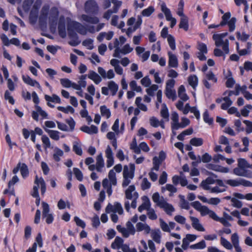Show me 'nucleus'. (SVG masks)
<instances>
[{
	"label": "nucleus",
	"mask_w": 252,
	"mask_h": 252,
	"mask_svg": "<svg viewBox=\"0 0 252 252\" xmlns=\"http://www.w3.org/2000/svg\"><path fill=\"white\" fill-rule=\"evenodd\" d=\"M67 30L68 36L72 40L69 42V44L72 46H76L80 43L78 41V36L75 30L82 35L87 33V28L81 23L72 21L70 18H67Z\"/></svg>",
	"instance_id": "f257e3e1"
},
{
	"label": "nucleus",
	"mask_w": 252,
	"mask_h": 252,
	"mask_svg": "<svg viewBox=\"0 0 252 252\" xmlns=\"http://www.w3.org/2000/svg\"><path fill=\"white\" fill-rule=\"evenodd\" d=\"M209 175L211 176H209L205 180H203L200 184V186L205 190H209L210 189L209 185L215 183L216 179L215 178L218 177L217 175L212 172L209 173Z\"/></svg>",
	"instance_id": "f03ea898"
},
{
	"label": "nucleus",
	"mask_w": 252,
	"mask_h": 252,
	"mask_svg": "<svg viewBox=\"0 0 252 252\" xmlns=\"http://www.w3.org/2000/svg\"><path fill=\"white\" fill-rule=\"evenodd\" d=\"M86 12L92 14H96L98 10V6L94 0H88L85 3Z\"/></svg>",
	"instance_id": "7ed1b4c3"
},
{
	"label": "nucleus",
	"mask_w": 252,
	"mask_h": 252,
	"mask_svg": "<svg viewBox=\"0 0 252 252\" xmlns=\"http://www.w3.org/2000/svg\"><path fill=\"white\" fill-rule=\"evenodd\" d=\"M58 30L60 36L62 38H65L66 36L65 20L63 16H61L59 18Z\"/></svg>",
	"instance_id": "20e7f679"
},
{
	"label": "nucleus",
	"mask_w": 252,
	"mask_h": 252,
	"mask_svg": "<svg viewBox=\"0 0 252 252\" xmlns=\"http://www.w3.org/2000/svg\"><path fill=\"white\" fill-rule=\"evenodd\" d=\"M225 183L229 186L235 187L242 185L244 187H247L250 183L247 182V180L240 178L238 180L229 179L225 181Z\"/></svg>",
	"instance_id": "39448f33"
},
{
	"label": "nucleus",
	"mask_w": 252,
	"mask_h": 252,
	"mask_svg": "<svg viewBox=\"0 0 252 252\" xmlns=\"http://www.w3.org/2000/svg\"><path fill=\"white\" fill-rule=\"evenodd\" d=\"M44 98L47 101V105L51 108H54V105L50 103V102L57 103H61V102L60 97L56 94H52V96H50L47 94H45Z\"/></svg>",
	"instance_id": "423d86ee"
},
{
	"label": "nucleus",
	"mask_w": 252,
	"mask_h": 252,
	"mask_svg": "<svg viewBox=\"0 0 252 252\" xmlns=\"http://www.w3.org/2000/svg\"><path fill=\"white\" fill-rule=\"evenodd\" d=\"M22 79L24 82L32 87L36 86L38 88H40L41 86L39 83L35 80L32 79L29 75H22Z\"/></svg>",
	"instance_id": "0eeeda50"
},
{
	"label": "nucleus",
	"mask_w": 252,
	"mask_h": 252,
	"mask_svg": "<svg viewBox=\"0 0 252 252\" xmlns=\"http://www.w3.org/2000/svg\"><path fill=\"white\" fill-rule=\"evenodd\" d=\"M142 199L144 202L138 208V210L139 212H142L144 210H149L151 207L150 200L147 196H143Z\"/></svg>",
	"instance_id": "6e6552de"
},
{
	"label": "nucleus",
	"mask_w": 252,
	"mask_h": 252,
	"mask_svg": "<svg viewBox=\"0 0 252 252\" xmlns=\"http://www.w3.org/2000/svg\"><path fill=\"white\" fill-rule=\"evenodd\" d=\"M159 207L161 208H163L165 212L168 215H171L172 213L175 211L173 206L165 201L160 203Z\"/></svg>",
	"instance_id": "1a4fd4ad"
},
{
	"label": "nucleus",
	"mask_w": 252,
	"mask_h": 252,
	"mask_svg": "<svg viewBox=\"0 0 252 252\" xmlns=\"http://www.w3.org/2000/svg\"><path fill=\"white\" fill-rule=\"evenodd\" d=\"M88 77L93 80L95 84H98L102 81L101 77L94 71L90 70Z\"/></svg>",
	"instance_id": "9d476101"
},
{
	"label": "nucleus",
	"mask_w": 252,
	"mask_h": 252,
	"mask_svg": "<svg viewBox=\"0 0 252 252\" xmlns=\"http://www.w3.org/2000/svg\"><path fill=\"white\" fill-rule=\"evenodd\" d=\"M34 184L38 186L40 185L41 186V193L42 195H44L46 190V186L45 182L42 177L38 178L37 175L35 176L34 180Z\"/></svg>",
	"instance_id": "9b49d317"
},
{
	"label": "nucleus",
	"mask_w": 252,
	"mask_h": 252,
	"mask_svg": "<svg viewBox=\"0 0 252 252\" xmlns=\"http://www.w3.org/2000/svg\"><path fill=\"white\" fill-rule=\"evenodd\" d=\"M129 171H128V167L127 166H124V171H126V177L129 179H133L134 176V171L135 166L134 163H130L129 165Z\"/></svg>",
	"instance_id": "f8f14e48"
},
{
	"label": "nucleus",
	"mask_w": 252,
	"mask_h": 252,
	"mask_svg": "<svg viewBox=\"0 0 252 252\" xmlns=\"http://www.w3.org/2000/svg\"><path fill=\"white\" fill-rule=\"evenodd\" d=\"M190 219L192 221V226L196 230L199 231H204L205 230L204 228L199 223V220L194 217H190Z\"/></svg>",
	"instance_id": "ddd939ff"
},
{
	"label": "nucleus",
	"mask_w": 252,
	"mask_h": 252,
	"mask_svg": "<svg viewBox=\"0 0 252 252\" xmlns=\"http://www.w3.org/2000/svg\"><path fill=\"white\" fill-rule=\"evenodd\" d=\"M82 18L83 21L90 24H96L98 23L99 20L98 18L95 16H91L89 15L83 14Z\"/></svg>",
	"instance_id": "4468645a"
},
{
	"label": "nucleus",
	"mask_w": 252,
	"mask_h": 252,
	"mask_svg": "<svg viewBox=\"0 0 252 252\" xmlns=\"http://www.w3.org/2000/svg\"><path fill=\"white\" fill-rule=\"evenodd\" d=\"M169 55V61H168V65L170 67H177L178 65V59L177 57L172 54L170 52H168Z\"/></svg>",
	"instance_id": "2eb2a0df"
},
{
	"label": "nucleus",
	"mask_w": 252,
	"mask_h": 252,
	"mask_svg": "<svg viewBox=\"0 0 252 252\" xmlns=\"http://www.w3.org/2000/svg\"><path fill=\"white\" fill-rule=\"evenodd\" d=\"M171 119L172 123H171V129L173 133L175 134V132H174L177 126H178L179 123V115L176 112H174L171 114Z\"/></svg>",
	"instance_id": "dca6fc26"
},
{
	"label": "nucleus",
	"mask_w": 252,
	"mask_h": 252,
	"mask_svg": "<svg viewBox=\"0 0 252 252\" xmlns=\"http://www.w3.org/2000/svg\"><path fill=\"white\" fill-rule=\"evenodd\" d=\"M232 72L230 70H228L227 75L226 76L227 79L225 82V86L227 88H232L235 83L234 79L232 77Z\"/></svg>",
	"instance_id": "f3484780"
},
{
	"label": "nucleus",
	"mask_w": 252,
	"mask_h": 252,
	"mask_svg": "<svg viewBox=\"0 0 252 252\" xmlns=\"http://www.w3.org/2000/svg\"><path fill=\"white\" fill-rule=\"evenodd\" d=\"M96 170L98 172H101L102 168L104 166V162L102 154H99L96 157Z\"/></svg>",
	"instance_id": "a211bd4d"
},
{
	"label": "nucleus",
	"mask_w": 252,
	"mask_h": 252,
	"mask_svg": "<svg viewBox=\"0 0 252 252\" xmlns=\"http://www.w3.org/2000/svg\"><path fill=\"white\" fill-rule=\"evenodd\" d=\"M188 81L189 85L194 89H195L198 85V79L196 75H190L188 77Z\"/></svg>",
	"instance_id": "6ab92c4d"
},
{
	"label": "nucleus",
	"mask_w": 252,
	"mask_h": 252,
	"mask_svg": "<svg viewBox=\"0 0 252 252\" xmlns=\"http://www.w3.org/2000/svg\"><path fill=\"white\" fill-rule=\"evenodd\" d=\"M178 96L184 101H186L189 99L186 93V89L183 85H181L178 89Z\"/></svg>",
	"instance_id": "aec40b11"
},
{
	"label": "nucleus",
	"mask_w": 252,
	"mask_h": 252,
	"mask_svg": "<svg viewBox=\"0 0 252 252\" xmlns=\"http://www.w3.org/2000/svg\"><path fill=\"white\" fill-rule=\"evenodd\" d=\"M124 240L120 237L117 236L114 242L111 244V248L113 249H120L123 245Z\"/></svg>",
	"instance_id": "412c9836"
},
{
	"label": "nucleus",
	"mask_w": 252,
	"mask_h": 252,
	"mask_svg": "<svg viewBox=\"0 0 252 252\" xmlns=\"http://www.w3.org/2000/svg\"><path fill=\"white\" fill-rule=\"evenodd\" d=\"M118 88V85L114 81H110L108 82V88L112 95H115L116 94Z\"/></svg>",
	"instance_id": "4be33fe9"
},
{
	"label": "nucleus",
	"mask_w": 252,
	"mask_h": 252,
	"mask_svg": "<svg viewBox=\"0 0 252 252\" xmlns=\"http://www.w3.org/2000/svg\"><path fill=\"white\" fill-rule=\"evenodd\" d=\"M248 171L243 168H240V167H236L233 169V173L234 174L239 176L244 177H251L250 175L247 174Z\"/></svg>",
	"instance_id": "5701e85b"
},
{
	"label": "nucleus",
	"mask_w": 252,
	"mask_h": 252,
	"mask_svg": "<svg viewBox=\"0 0 252 252\" xmlns=\"http://www.w3.org/2000/svg\"><path fill=\"white\" fill-rule=\"evenodd\" d=\"M179 28L181 29H183L185 31H188L189 22L187 17L181 18V20L179 24Z\"/></svg>",
	"instance_id": "b1692460"
},
{
	"label": "nucleus",
	"mask_w": 252,
	"mask_h": 252,
	"mask_svg": "<svg viewBox=\"0 0 252 252\" xmlns=\"http://www.w3.org/2000/svg\"><path fill=\"white\" fill-rule=\"evenodd\" d=\"M161 10L164 13L167 21H169L174 18L172 16L170 9L165 4L161 5Z\"/></svg>",
	"instance_id": "393cba45"
},
{
	"label": "nucleus",
	"mask_w": 252,
	"mask_h": 252,
	"mask_svg": "<svg viewBox=\"0 0 252 252\" xmlns=\"http://www.w3.org/2000/svg\"><path fill=\"white\" fill-rule=\"evenodd\" d=\"M45 130L49 134L51 138L55 140H59L60 139L59 132L56 130H50L45 128Z\"/></svg>",
	"instance_id": "a878e982"
},
{
	"label": "nucleus",
	"mask_w": 252,
	"mask_h": 252,
	"mask_svg": "<svg viewBox=\"0 0 252 252\" xmlns=\"http://www.w3.org/2000/svg\"><path fill=\"white\" fill-rule=\"evenodd\" d=\"M101 115L102 117H105L107 119L111 117V112L109 109L105 105H102L100 107Z\"/></svg>",
	"instance_id": "bb28decb"
},
{
	"label": "nucleus",
	"mask_w": 252,
	"mask_h": 252,
	"mask_svg": "<svg viewBox=\"0 0 252 252\" xmlns=\"http://www.w3.org/2000/svg\"><path fill=\"white\" fill-rule=\"evenodd\" d=\"M180 198V207L182 209L189 210L190 208L189 204L185 199V196L183 195H179Z\"/></svg>",
	"instance_id": "cd10ccee"
},
{
	"label": "nucleus",
	"mask_w": 252,
	"mask_h": 252,
	"mask_svg": "<svg viewBox=\"0 0 252 252\" xmlns=\"http://www.w3.org/2000/svg\"><path fill=\"white\" fill-rule=\"evenodd\" d=\"M190 144L195 147H198L202 145L203 140L201 138L194 137L190 140Z\"/></svg>",
	"instance_id": "c85d7f7f"
},
{
	"label": "nucleus",
	"mask_w": 252,
	"mask_h": 252,
	"mask_svg": "<svg viewBox=\"0 0 252 252\" xmlns=\"http://www.w3.org/2000/svg\"><path fill=\"white\" fill-rule=\"evenodd\" d=\"M230 96H226L223 98V100L225 101V102L223 103L221 105V109L222 110H226L228 107L231 105L232 103V101L229 98Z\"/></svg>",
	"instance_id": "c756f323"
},
{
	"label": "nucleus",
	"mask_w": 252,
	"mask_h": 252,
	"mask_svg": "<svg viewBox=\"0 0 252 252\" xmlns=\"http://www.w3.org/2000/svg\"><path fill=\"white\" fill-rule=\"evenodd\" d=\"M190 121L187 118H182L181 119V122H179L178 126H177L175 130H178L180 128H184L189 125Z\"/></svg>",
	"instance_id": "7c9ffc66"
},
{
	"label": "nucleus",
	"mask_w": 252,
	"mask_h": 252,
	"mask_svg": "<svg viewBox=\"0 0 252 252\" xmlns=\"http://www.w3.org/2000/svg\"><path fill=\"white\" fill-rule=\"evenodd\" d=\"M212 158L211 156H210L208 153H206L202 156L201 158L200 156H198V159L197 160L198 162H200L202 161L204 163H208L209 162Z\"/></svg>",
	"instance_id": "2f4dec72"
},
{
	"label": "nucleus",
	"mask_w": 252,
	"mask_h": 252,
	"mask_svg": "<svg viewBox=\"0 0 252 252\" xmlns=\"http://www.w3.org/2000/svg\"><path fill=\"white\" fill-rule=\"evenodd\" d=\"M165 95L169 99H172L174 100L176 98V91L174 90L165 89Z\"/></svg>",
	"instance_id": "473e14b6"
},
{
	"label": "nucleus",
	"mask_w": 252,
	"mask_h": 252,
	"mask_svg": "<svg viewBox=\"0 0 252 252\" xmlns=\"http://www.w3.org/2000/svg\"><path fill=\"white\" fill-rule=\"evenodd\" d=\"M240 85L239 84H236L235 88V91H226L224 93L223 95H225L226 93L228 92V96H231L232 94L238 95L240 94Z\"/></svg>",
	"instance_id": "72a5a7b5"
},
{
	"label": "nucleus",
	"mask_w": 252,
	"mask_h": 252,
	"mask_svg": "<svg viewBox=\"0 0 252 252\" xmlns=\"http://www.w3.org/2000/svg\"><path fill=\"white\" fill-rule=\"evenodd\" d=\"M135 188L134 185H130L125 191L126 197L127 199H131L132 198V192L134 191Z\"/></svg>",
	"instance_id": "f704fd0d"
},
{
	"label": "nucleus",
	"mask_w": 252,
	"mask_h": 252,
	"mask_svg": "<svg viewBox=\"0 0 252 252\" xmlns=\"http://www.w3.org/2000/svg\"><path fill=\"white\" fill-rule=\"evenodd\" d=\"M206 247V243L204 240H202L199 242L191 245L190 246V248L191 249H203Z\"/></svg>",
	"instance_id": "c9c22d12"
},
{
	"label": "nucleus",
	"mask_w": 252,
	"mask_h": 252,
	"mask_svg": "<svg viewBox=\"0 0 252 252\" xmlns=\"http://www.w3.org/2000/svg\"><path fill=\"white\" fill-rule=\"evenodd\" d=\"M63 151L58 148H56L55 149V153L53 154V158L56 161H59L60 160V157L63 156Z\"/></svg>",
	"instance_id": "e433bc0d"
},
{
	"label": "nucleus",
	"mask_w": 252,
	"mask_h": 252,
	"mask_svg": "<svg viewBox=\"0 0 252 252\" xmlns=\"http://www.w3.org/2000/svg\"><path fill=\"white\" fill-rule=\"evenodd\" d=\"M161 116L165 119L168 120L169 118V112L168 109L165 104L163 103L162 105V108L160 111Z\"/></svg>",
	"instance_id": "4c0bfd02"
},
{
	"label": "nucleus",
	"mask_w": 252,
	"mask_h": 252,
	"mask_svg": "<svg viewBox=\"0 0 252 252\" xmlns=\"http://www.w3.org/2000/svg\"><path fill=\"white\" fill-rule=\"evenodd\" d=\"M243 144L245 147L243 149L240 148L239 151L241 152H247L249 151V139L247 137H244L242 139Z\"/></svg>",
	"instance_id": "58836bf2"
},
{
	"label": "nucleus",
	"mask_w": 252,
	"mask_h": 252,
	"mask_svg": "<svg viewBox=\"0 0 252 252\" xmlns=\"http://www.w3.org/2000/svg\"><path fill=\"white\" fill-rule=\"evenodd\" d=\"M57 109L58 110L66 114L68 113L73 114L74 113V109L71 106H67L66 107H64L63 106H58Z\"/></svg>",
	"instance_id": "ea45409f"
},
{
	"label": "nucleus",
	"mask_w": 252,
	"mask_h": 252,
	"mask_svg": "<svg viewBox=\"0 0 252 252\" xmlns=\"http://www.w3.org/2000/svg\"><path fill=\"white\" fill-rule=\"evenodd\" d=\"M59 15V11L58 10V8L55 6H54L52 7L50 10L49 18L55 19L58 18Z\"/></svg>",
	"instance_id": "a19ab883"
},
{
	"label": "nucleus",
	"mask_w": 252,
	"mask_h": 252,
	"mask_svg": "<svg viewBox=\"0 0 252 252\" xmlns=\"http://www.w3.org/2000/svg\"><path fill=\"white\" fill-rule=\"evenodd\" d=\"M231 17V13L229 12H226L222 16V21L220 22V25L223 26L227 24L228 20Z\"/></svg>",
	"instance_id": "79ce46f5"
},
{
	"label": "nucleus",
	"mask_w": 252,
	"mask_h": 252,
	"mask_svg": "<svg viewBox=\"0 0 252 252\" xmlns=\"http://www.w3.org/2000/svg\"><path fill=\"white\" fill-rule=\"evenodd\" d=\"M123 209L120 203L116 202L114 205L113 213H118L119 215H122L123 213Z\"/></svg>",
	"instance_id": "37998d69"
},
{
	"label": "nucleus",
	"mask_w": 252,
	"mask_h": 252,
	"mask_svg": "<svg viewBox=\"0 0 252 252\" xmlns=\"http://www.w3.org/2000/svg\"><path fill=\"white\" fill-rule=\"evenodd\" d=\"M236 22V18L235 17L231 18L230 20L227 22V24L229 27V31L232 32L234 31L235 29V24Z\"/></svg>",
	"instance_id": "c03bdc74"
},
{
	"label": "nucleus",
	"mask_w": 252,
	"mask_h": 252,
	"mask_svg": "<svg viewBox=\"0 0 252 252\" xmlns=\"http://www.w3.org/2000/svg\"><path fill=\"white\" fill-rule=\"evenodd\" d=\"M167 41L170 48L172 50H175L176 44L174 37L172 35L169 34L167 38Z\"/></svg>",
	"instance_id": "a18cd8bd"
},
{
	"label": "nucleus",
	"mask_w": 252,
	"mask_h": 252,
	"mask_svg": "<svg viewBox=\"0 0 252 252\" xmlns=\"http://www.w3.org/2000/svg\"><path fill=\"white\" fill-rule=\"evenodd\" d=\"M73 171L76 179L79 181H82L83 179V175L80 170L78 168L74 167Z\"/></svg>",
	"instance_id": "49530a36"
},
{
	"label": "nucleus",
	"mask_w": 252,
	"mask_h": 252,
	"mask_svg": "<svg viewBox=\"0 0 252 252\" xmlns=\"http://www.w3.org/2000/svg\"><path fill=\"white\" fill-rule=\"evenodd\" d=\"M154 10L153 6H149L142 11V15L143 16L149 17L154 12Z\"/></svg>",
	"instance_id": "de8ad7c7"
},
{
	"label": "nucleus",
	"mask_w": 252,
	"mask_h": 252,
	"mask_svg": "<svg viewBox=\"0 0 252 252\" xmlns=\"http://www.w3.org/2000/svg\"><path fill=\"white\" fill-rule=\"evenodd\" d=\"M213 39L215 41V45L217 47H220L223 44L224 41L223 40V39L220 37L216 34H214L213 35Z\"/></svg>",
	"instance_id": "09e8293b"
},
{
	"label": "nucleus",
	"mask_w": 252,
	"mask_h": 252,
	"mask_svg": "<svg viewBox=\"0 0 252 252\" xmlns=\"http://www.w3.org/2000/svg\"><path fill=\"white\" fill-rule=\"evenodd\" d=\"M249 35L246 33L245 32H242V35L241 36V33L240 32H236V37H237V38L238 39V40H241L242 41H246L248 38H249Z\"/></svg>",
	"instance_id": "8fccbe9b"
},
{
	"label": "nucleus",
	"mask_w": 252,
	"mask_h": 252,
	"mask_svg": "<svg viewBox=\"0 0 252 252\" xmlns=\"http://www.w3.org/2000/svg\"><path fill=\"white\" fill-rule=\"evenodd\" d=\"M93 40L91 38H88L84 40L82 42L83 46L87 47V48L92 50L94 48Z\"/></svg>",
	"instance_id": "3c124183"
},
{
	"label": "nucleus",
	"mask_w": 252,
	"mask_h": 252,
	"mask_svg": "<svg viewBox=\"0 0 252 252\" xmlns=\"http://www.w3.org/2000/svg\"><path fill=\"white\" fill-rule=\"evenodd\" d=\"M220 243L224 248L228 250H231L232 248V246L231 243L222 237L220 238Z\"/></svg>",
	"instance_id": "603ef678"
},
{
	"label": "nucleus",
	"mask_w": 252,
	"mask_h": 252,
	"mask_svg": "<svg viewBox=\"0 0 252 252\" xmlns=\"http://www.w3.org/2000/svg\"><path fill=\"white\" fill-rule=\"evenodd\" d=\"M203 120L204 121L208 123L209 125H212L213 123V119L212 118H210L209 114L207 111V110H206L203 115Z\"/></svg>",
	"instance_id": "864d4df0"
},
{
	"label": "nucleus",
	"mask_w": 252,
	"mask_h": 252,
	"mask_svg": "<svg viewBox=\"0 0 252 252\" xmlns=\"http://www.w3.org/2000/svg\"><path fill=\"white\" fill-rule=\"evenodd\" d=\"M158 89V86L157 85H152L150 88L146 89V92L150 96H154L155 92Z\"/></svg>",
	"instance_id": "5fc2aeb1"
},
{
	"label": "nucleus",
	"mask_w": 252,
	"mask_h": 252,
	"mask_svg": "<svg viewBox=\"0 0 252 252\" xmlns=\"http://www.w3.org/2000/svg\"><path fill=\"white\" fill-rule=\"evenodd\" d=\"M206 78L208 80L212 81L215 83H217L218 81L217 78L211 71H210L208 73L206 74Z\"/></svg>",
	"instance_id": "6e6d98bb"
},
{
	"label": "nucleus",
	"mask_w": 252,
	"mask_h": 252,
	"mask_svg": "<svg viewBox=\"0 0 252 252\" xmlns=\"http://www.w3.org/2000/svg\"><path fill=\"white\" fill-rule=\"evenodd\" d=\"M20 171L23 177H26L29 175V170L25 163H23L22 166L20 167Z\"/></svg>",
	"instance_id": "4d7b16f0"
},
{
	"label": "nucleus",
	"mask_w": 252,
	"mask_h": 252,
	"mask_svg": "<svg viewBox=\"0 0 252 252\" xmlns=\"http://www.w3.org/2000/svg\"><path fill=\"white\" fill-rule=\"evenodd\" d=\"M141 186L142 189L144 190L150 189L151 188V184L146 178H144L142 180Z\"/></svg>",
	"instance_id": "13d9d810"
},
{
	"label": "nucleus",
	"mask_w": 252,
	"mask_h": 252,
	"mask_svg": "<svg viewBox=\"0 0 252 252\" xmlns=\"http://www.w3.org/2000/svg\"><path fill=\"white\" fill-rule=\"evenodd\" d=\"M246 108L249 109H252V105L251 104L246 105L243 109L241 110V115H242L243 117H248L249 114V110H248Z\"/></svg>",
	"instance_id": "bf43d9fd"
},
{
	"label": "nucleus",
	"mask_w": 252,
	"mask_h": 252,
	"mask_svg": "<svg viewBox=\"0 0 252 252\" xmlns=\"http://www.w3.org/2000/svg\"><path fill=\"white\" fill-rule=\"evenodd\" d=\"M60 82L62 86L64 88H70L72 85V82L67 78L61 79Z\"/></svg>",
	"instance_id": "052dcab7"
},
{
	"label": "nucleus",
	"mask_w": 252,
	"mask_h": 252,
	"mask_svg": "<svg viewBox=\"0 0 252 252\" xmlns=\"http://www.w3.org/2000/svg\"><path fill=\"white\" fill-rule=\"evenodd\" d=\"M130 148L131 149L133 150L134 153L136 154H139L141 152L140 147L137 146L135 138L133 139L132 143L131 144Z\"/></svg>",
	"instance_id": "680f3d73"
},
{
	"label": "nucleus",
	"mask_w": 252,
	"mask_h": 252,
	"mask_svg": "<svg viewBox=\"0 0 252 252\" xmlns=\"http://www.w3.org/2000/svg\"><path fill=\"white\" fill-rule=\"evenodd\" d=\"M74 220L78 226L81 227L82 228H85V227H86L85 222L83 220L80 219L79 217L75 216L74 218Z\"/></svg>",
	"instance_id": "e2e57ef3"
},
{
	"label": "nucleus",
	"mask_w": 252,
	"mask_h": 252,
	"mask_svg": "<svg viewBox=\"0 0 252 252\" xmlns=\"http://www.w3.org/2000/svg\"><path fill=\"white\" fill-rule=\"evenodd\" d=\"M32 234V228L30 226L27 225L24 229V238L28 240L29 239Z\"/></svg>",
	"instance_id": "0e129e2a"
},
{
	"label": "nucleus",
	"mask_w": 252,
	"mask_h": 252,
	"mask_svg": "<svg viewBox=\"0 0 252 252\" xmlns=\"http://www.w3.org/2000/svg\"><path fill=\"white\" fill-rule=\"evenodd\" d=\"M243 123L246 125V132L247 133H252V122L245 120L243 121Z\"/></svg>",
	"instance_id": "69168bd1"
},
{
	"label": "nucleus",
	"mask_w": 252,
	"mask_h": 252,
	"mask_svg": "<svg viewBox=\"0 0 252 252\" xmlns=\"http://www.w3.org/2000/svg\"><path fill=\"white\" fill-rule=\"evenodd\" d=\"M153 239L157 243H160L161 236L160 235L159 230L158 231H154L152 234Z\"/></svg>",
	"instance_id": "338daca9"
},
{
	"label": "nucleus",
	"mask_w": 252,
	"mask_h": 252,
	"mask_svg": "<svg viewBox=\"0 0 252 252\" xmlns=\"http://www.w3.org/2000/svg\"><path fill=\"white\" fill-rule=\"evenodd\" d=\"M238 162V166L240 168L245 169L246 167L248 168L249 163L245 158H239Z\"/></svg>",
	"instance_id": "774afa93"
}]
</instances>
